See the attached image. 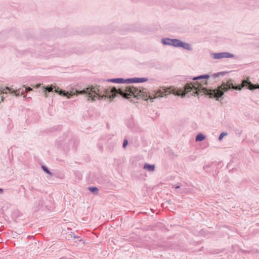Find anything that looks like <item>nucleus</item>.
<instances>
[{"mask_svg":"<svg viewBox=\"0 0 259 259\" xmlns=\"http://www.w3.org/2000/svg\"><path fill=\"white\" fill-rule=\"evenodd\" d=\"M106 82H112L117 83H128L127 79H123L122 78L108 79L107 80H103L102 81V85H100L101 87H103L106 89L112 90L113 88L116 89L118 93H111L108 96H104L103 98H99L98 99H101L104 98L113 99L115 97L116 95H120L122 97L125 98H131L134 97L137 99L142 98L145 100L147 101L148 99H150L151 102H153L154 99H156L159 98H162L164 96H166L167 95L172 93L176 96H181L182 98L184 97L187 93L185 90V92L182 90H180L175 92L174 90L170 91V88H167L165 87H162L159 89L154 90L151 94L148 95L144 90H140L138 88H135L133 86H123L121 88L117 89L115 87L107 88L105 86V84Z\"/></svg>","mask_w":259,"mask_h":259,"instance_id":"1","label":"nucleus"},{"mask_svg":"<svg viewBox=\"0 0 259 259\" xmlns=\"http://www.w3.org/2000/svg\"><path fill=\"white\" fill-rule=\"evenodd\" d=\"M205 83L202 82V84ZM244 87H246L249 90L252 91L259 89V84H253L248 80L243 79L241 85H235L234 84L232 80L230 79L226 82H223L222 85L215 90H207L201 87V83L197 82V84L195 83H187L185 85L184 89L187 93H192V95H207L209 96L210 98H215L219 99L224 94V92H227L229 90L232 89L235 90L240 91Z\"/></svg>","mask_w":259,"mask_h":259,"instance_id":"2","label":"nucleus"},{"mask_svg":"<svg viewBox=\"0 0 259 259\" xmlns=\"http://www.w3.org/2000/svg\"><path fill=\"white\" fill-rule=\"evenodd\" d=\"M54 89H55L54 92L55 93H58L60 95L66 96L68 99L75 95L86 94L92 101H95V98L97 97L99 98H103L104 96H109L111 93H117V90L115 88H113L112 90H109V89H106L105 88L100 85L92 86L91 87L85 88L79 91L75 89H72L70 92H65L61 90H59V88H56L55 87L51 85L45 87V97H48L46 93L47 91L48 92H53Z\"/></svg>","mask_w":259,"mask_h":259,"instance_id":"3","label":"nucleus"},{"mask_svg":"<svg viewBox=\"0 0 259 259\" xmlns=\"http://www.w3.org/2000/svg\"><path fill=\"white\" fill-rule=\"evenodd\" d=\"M161 42L164 45L172 46L176 48H182L186 50L190 51L192 50V47L190 44L183 42L178 39L163 38L161 39Z\"/></svg>","mask_w":259,"mask_h":259,"instance_id":"4","label":"nucleus"},{"mask_svg":"<svg viewBox=\"0 0 259 259\" xmlns=\"http://www.w3.org/2000/svg\"><path fill=\"white\" fill-rule=\"evenodd\" d=\"M211 56L214 59H221L223 58H234L235 55L229 52L212 53Z\"/></svg>","mask_w":259,"mask_h":259,"instance_id":"5","label":"nucleus"},{"mask_svg":"<svg viewBox=\"0 0 259 259\" xmlns=\"http://www.w3.org/2000/svg\"><path fill=\"white\" fill-rule=\"evenodd\" d=\"M8 92L12 93H15L17 96H20V95L23 94L24 93L23 90H22V91H21L20 89H18L17 90H12V89L11 88L6 87L5 88L2 89V90H1V94L2 93L7 94Z\"/></svg>","mask_w":259,"mask_h":259,"instance_id":"6","label":"nucleus"},{"mask_svg":"<svg viewBox=\"0 0 259 259\" xmlns=\"http://www.w3.org/2000/svg\"><path fill=\"white\" fill-rule=\"evenodd\" d=\"M148 80V79L146 77L127 78L128 83L144 82L147 81Z\"/></svg>","mask_w":259,"mask_h":259,"instance_id":"7","label":"nucleus"},{"mask_svg":"<svg viewBox=\"0 0 259 259\" xmlns=\"http://www.w3.org/2000/svg\"><path fill=\"white\" fill-rule=\"evenodd\" d=\"M155 165L154 164H149L145 163L144 165L143 168L149 172H153L155 170Z\"/></svg>","mask_w":259,"mask_h":259,"instance_id":"8","label":"nucleus"},{"mask_svg":"<svg viewBox=\"0 0 259 259\" xmlns=\"http://www.w3.org/2000/svg\"><path fill=\"white\" fill-rule=\"evenodd\" d=\"M204 139H205V137L202 134L200 133L197 135L195 138V141L196 142L202 141Z\"/></svg>","mask_w":259,"mask_h":259,"instance_id":"9","label":"nucleus"},{"mask_svg":"<svg viewBox=\"0 0 259 259\" xmlns=\"http://www.w3.org/2000/svg\"><path fill=\"white\" fill-rule=\"evenodd\" d=\"M209 75H203L198 76L197 77H195L193 78V80H198V79H207L209 77Z\"/></svg>","mask_w":259,"mask_h":259,"instance_id":"10","label":"nucleus"},{"mask_svg":"<svg viewBox=\"0 0 259 259\" xmlns=\"http://www.w3.org/2000/svg\"><path fill=\"white\" fill-rule=\"evenodd\" d=\"M89 190L91 192H93V193H95L96 194H97L98 193V192H99L98 188L97 187H89Z\"/></svg>","mask_w":259,"mask_h":259,"instance_id":"11","label":"nucleus"},{"mask_svg":"<svg viewBox=\"0 0 259 259\" xmlns=\"http://www.w3.org/2000/svg\"><path fill=\"white\" fill-rule=\"evenodd\" d=\"M225 72H218V73H214L212 75V76L213 77V78H216L217 77H219L220 75H224L225 74Z\"/></svg>","mask_w":259,"mask_h":259,"instance_id":"12","label":"nucleus"},{"mask_svg":"<svg viewBox=\"0 0 259 259\" xmlns=\"http://www.w3.org/2000/svg\"><path fill=\"white\" fill-rule=\"evenodd\" d=\"M41 167L42 169L44 170V171H45L46 173L50 175H52V173L48 169V168L46 166L42 165Z\"/></svg>","mask_w":259,"mask_h":259,"instance_id":"13","label":"nucleus"},{"mask_svg":"<svg viewBox=\"0 0 259 259\" xmlns=\"http://www.w3.org/2000/svg\"><path fill=\"white\" fill-rule=\"evenodd\" d=\"M227 135V133H225V132H223L222 133L219 137V141H221L222 140V139L223 138V137L225 136H226Z\"/></svg>","mask_w":259,"mask_h":259,"instance_id":"14","label":"nucleus"},{"mask_svg":"<svg viewBox=\"0 0 259 259\" xmlns=\"http://www.w3.org/2000/svg\"><path fill=\"white\" fill-rule=\"evenodd\" d=\"M127 144H128V141L126 139L124 140L123 141V145H122L123 147L124 148H125L126 147Z\"/></svg>","mask_w":259,"mask_h":259,"instance_id":"15","label":"nucleus"},{"mask_svg":"<svg viewBox=\"0 0 259 259\" xmlns=\"http://www.w3.org/2000/svg\"><path fill=\"white\" fill-rule=\"evenodd\" d=\"M24 87L25 88V92H29L32 90V89L30 87H25V86H24Z\"/></svg>","mask_w":259,"mask_h":259,"instance_id":"16","label":"nucleus"},{"mask_svg":"<svg viewBox=\"0 0 259 259\" xmlns=\"http://www.w3.org/2000/svg\"><path fill=\"white\" fill-rule=\"evenodd\" d=\"M3 192V190L0 188V193H2Z\"/></svg>","mask_w":259,"mask_h":259,"instance_id":"17","label":"nucleus"},{"mask_svg":"<svg viewBox=\"0 0 259 259\" xmlns=\"http://www.w3.org/2000/svg\"><path fill=\"white\" fill-rule=\"evenodd\" d=\"M180 188V186H176L175 188L177 189H178Z\"/></svg>","mask_w":259,"mask_h":259,"instance_id":"18","label":"nucleus"},{"mask_svg":"<svg viewBox=\"0 0 259 259\" xmlns=\"http://www.w3.org/2000/svg\"><path fill=\"white\" fill-rule=\"evenodd\" d=\"M40 84H38L37 85H36V87L37 88H39L40 87Z\"/></svg>","mask_w":259,"mask_h":259,"instance_id":"19","label":"nucleus"}]
</instances>
